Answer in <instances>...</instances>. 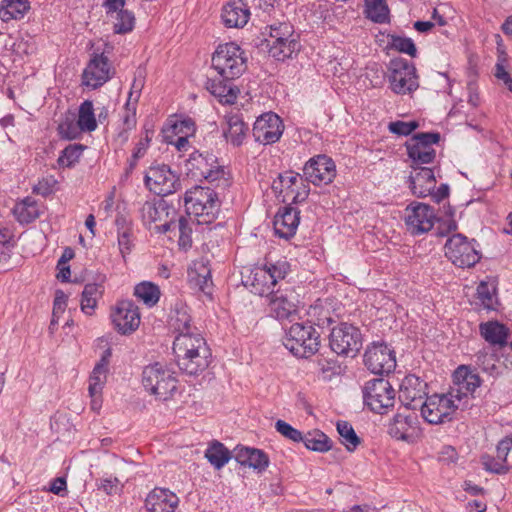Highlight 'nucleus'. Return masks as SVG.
<instances>
[{"instance_id": "1", "label": "nucleus", "mask_w": 512, "mask_h": 512, "mask_svg": "<svg viewBox=\"0 0 512 512\" xmlns=\"http://www.w3.org/2000/svg\"><path fill=\"white\" fill-rule=\"evenodd\" d=\"M185 170L188 177L195 181H207L216 189L225 191L231 185L229 173L224 166L220 165L217 157L212 153H200L198 151L190 154L185 163Z\"/></svg>"}, {"instance_id": "2", "label": "nucleus", "mask_w": 512, "mask_h": 512, "mask_svg": "<svg viewBox=\"0 0 512 512\" xmlns=\"http://www.w3.org/2000/svg\"><path fill=\"white\" fill-rule=\"evenodd\" d=\"M219 189L195 186L187 191L184 197V206L188 214H193L198 223L209 224L213 222L220 211Z\"/></svg>"}, {"instance_id": "3", "label": "nucleus", "mask_w": 512, "mask_h": 512, "mask_svg": "<svg viewBox=\"0 0 512 512\" xmlns=\"http://www.w3.org/2000/svg\"><path fill=\"white\" fill-rule=\"evenodd\" d=\"M211 62L218 75L226 79H237L247 69L244 51L233 42L219 45L212 55Z\"/></svg>"}, {"instance_id": "4", "label": "nucleus", "mask_w": 512, "mask_h": 512, "mask_svg": "<svg viewBox=\"0 0 512 512\" xmlns=\"http://www.w3.org/2000/svg\"><path fill=\"white\" fill-rule=\"evenodd\" d=\"M319 333L309 323H294L286 332L284 346L296 357L310 358L320 347Z\"/></svg>"}, {"instance_id": "5", "label": "nucleus", "mask_w": 512, "mask_h": 512, "mask_svg": "<svg viewBox=\"0 0 512 512\" xmlns=\"http://www.w3.org/2000/svg\"><path fill=\"white\" fill-rule=\"evenodd\" d=\"M177 379L166 365L155 362L142 371V384L147 392L160 400L169 399L177 389Z\"/></svg>"}, {"instance_id": "6", "label": "nucleus", "mask_w": 512, "mask_h": 512, "mask_svg": "<svg viewBox=\"0 0 512 512\" xmlns=\"http://www.w3.org/2000/svg\"><path fill=\"white\" fill-rule=\"evenodd\" d=\"M364 404L374 413L384 414L394 406L395 390L384 378L367 381L363 387Z\"/></svg>"}, {"instance_id": "7", "label": "nucleus", "mask_w": 512, "mask_h": 512, "mask_svg": "<svg viewBox=\"0 0 512 512\" xmlns=\"http://www.w3.org/2000/svg\"><path fill=\"white\" fill-rule=\"evenodd\" d=\"M329 345L338 355L354 357L362 347V334L358 327L342 322L329 334Z\"/></svg>"}, {"instance_id": "8", "label": "nucleus", "mask_w": 512, "mask_h": 512, "mask_svg": "<svg viewBox=\"0 0 512 512\" xmlns=\"http://www.w3.org/2000/svg\"><path fill=\"white\" fill-rule=\"evenodd\" d=\"M389 83L396 94H408L418 89L416 68L403 58H396L389 63Z\"/></svg>"}, {"instance_id": "9", "label": "nucleus", "mask_w": 512, "mask_h": 512, "mask_svg": "<svg viewBox=\"0 0 512 512\" xmlns=\"http://www.w3.org/2000/svg\"><path fill=\"white\" fill-rule=\"evenodd\" d=\"M445 256L459 268H471L481 259L475 246L462 234H454L445 244Z\"/></svg>"}, {"instance_id": "10", "label": "nucleus", "mask_w": 512, "mask_h": 512, "mask_svg": "<svg viewBox=\"0 0 512 512\" xmlns=\"http://www.w3.org/2000/svg\"><path fill=\"white\" fill-rule=\"evenodd\" d=\"M419 408L425 421L430 424H442L452 420V415L458 406L455 404V398L449 392L427 397Z\"/></svg>"}, {"instance_id": "11", "label": "nucleus", "mask_w": 512, "mask_h": 512, "mask_svg": "<svg viewBox=\"0 0 512 512\" xmlns=\"http://www.w3.org/2000/svg\"><path fill=\"white\" fill-rule=\"evenodd\" d=\"M440 141L438 132H421L414 134L406 142V149L409 158L415 165L432 163L436 156V151L432 147Z\"/></svg>"}, {"instance_id": "12", "label": "nucleus", "mask_w": 512, "mask_h": 512, "mask_svg": "<svg viewBox=\"0 0 512 512\" xmlns=\"http://www.w3.org/2000/svg\"><path fill=\"white\" fill-rule=\"evenodd\" d=\"M144 180L149 190L160 196L176 192L181 185L179 177L166 164L151 166Z\"/></svg>"}, {"instance_id": "13", "label": "nucleus", "mask_w": 512, "mask_h": 512, "mask_svg": "<svg viewBox=\"0 0 512 512\" xmlns=\"http://www.w3.org/2000/svg\"><path fill=\"white\" fill-rule=\"evenodd\" d=\"M404 219L412 235H421L433 228L437 217L430 205L414 201L406 207Z\"/></svg>"}, {"instance_id": "14", "label": "nucleus", "mask_w": 512, "mask_h": 512, "mask_svg": "<svg viewBox=\"0 0 512 512\" xmlns=\"http://www.w3.org/2000/svg\"><path fill=\"white\" fill-rule=\"evenodd\" d=\"M364 364L373 374H388L396 367L394 351L384 343H373L365 351Z\"/></svg>"}, {"instance_id": "15", "label": "nucleus", "mask_w": 512, "mask_h": 512, "mask_svg": "<svg viewBox=\"0 0 512 512\" xmlns=\"http://www.w3.org/2000/svg\"><path fill=\"white\" fill-rule=\"evenodd\" d=\"M113 74L114 69L109 58L103 53H93L82 73V84L91 89H97L109 81Z\"/></svg>"}, {"instance_id": "16", "label": "nucleus", "mask_w": 512, "mask_h": 512, "mask_svg": "<svg viewBox=\"0 0 512 512\" xmlns=\"http://www.w3.org/2000/svg\"><path fill=\"white\" fill-rule=\"evenodd\" d=\"M283 130L281 118L274 112H267L256 119L252 134L256 142L268 145L279 141Z\"/></svg>"}, {"instance_id": "17", "label": "nucleus", "mask_w": 512, "mask_h": 512, "mask_svg": "<svg viewBox=\"0 0 512 512\" xmlns=\"http://www.w3.org/2000/svg\"><path fill=\"white\" fill-rule=\"evenodd\" d=\"M305 179L314 185L330 184L336 176L334 161L327 155H317L304 166Z\"/></svg>"}, {"instance_id": "18", "label": "nucleus", "mask_w": 512, "mask_h": 512, "mask_svg": "<svg viewBox=\"0 0 512 512\" xmlns=\"http://www.w3.org/2000/svg\"><path fill=\"white\" fill-rule=\"evenodd\" d=\"M427 394V383L416 375H407L400 384L399 400L407 409H418Z\"/></svg>"}, {"instance_id": "19", "label": "nucleus", "mask_w": 512, "mask_h": 512, "mask_svg": "<svg viewBox=\"0 0 512 512\" xmlns=\"http://www.w3.org/2000/svg\"><path fill=\"white\" fill-rule=\"evenodd\" d=\"M97 128L93 102L85 100L81 103L76 125L72 121H64L59 124V133L67 139L76 138L79 129L83 132H92Z\"/></svg>"}, {"instance_id": "20", "label": "nucleus", "mask_w": 512, "mask_h": 512, "mask_svg": "<svg viewBox=\"0 0 512 512\" xmlns=\"http://www.w3.org/2000/svg\"><path fill=\"white\" fill-rule=\"evenodd\" d=\"M111 317L115 328L123 335L133 333L140 325L139 308L129 300L119 302Z\"/></svg>"}, {"instance_id": "21", "label": "nucleus", "mask_w": 512, "mask_h": 512, "mask_svg": "<svg viewBox=\"0 0 512 512\" xmlns=\"http://www.w3.org/2000/svg\"><path fill=\"white\" fill-rule=\"evenodd\" d=\"M388 433L397 440L414 442L420 434L417 414L415 412L409 414L397 413L389 424Z\"/></svg>"}, {"instance_id": "22", "label": "nucleus", "mask_w": 512, "mask_h": 512, "mask_svg": "<svg viewBox=\"0 0 512 512\" xmlns=\"http://www.w3.org/2000/svg\"><path fill=\"white\" fill-rule=\"evenodd\" d=\"M297 297L291 289H278L269 297V309L278 320L289 319L297 311Z\"/></svg>"}, {"instance_id": "23", "label": "nucleus", "mask_w": 512, "mask_h": 512, "mask_svg": "<svg viewBox=\"0 0 512 512\" xmlns=\"http://www.w3.org/2000/svg\"><path fill=\"white\" fill-rule=\"evenodd\" d=\"M454 384L457 388H452L450 395L461 400L462 396H466L467 393H473L480 387L482 380L477 373H474L468 366H459L453 374Z\"/></svg>"}, {"instance_id": "24", "label": "nucleus", "mask_w": 512, "mask_h": 512, "mask_svg": "<svg viewBox=\"0 0 512 512\" xmlns=\"http://www.w3.org/2000/svg\"><path fill=\"white\" fill-rule=\"evenodd\" d=\"M410 188L413 195L424 198L432 193L436 187L434 172L428 167L413 166L409 176Z\"/></svg>"}, {"instance_id": "25", "label": "nucleus", "mask_w": 512, "mask_h": 512, "mask_svg": "<svg viewBox=\"0 0 512 512\" xmlns=\"http://www.w3.org/2000/svg\"><path fill=\"white\" fill-rule=\"evenodd\" d=\"M179 498L165 488H154L146 497L145 507L148 512H174Z\"/></svg>"}, {"instance_id": "26", "label": "nucleus", "mask_w": 512, "mask_h": 512, "mask_svg": "<svg viewBox=\"0 0 512 512\" xmlns=\"http://www.w3.org/2000/svg\"><path fill=\"white\" fill-rule=\"evenodd\" d=\"M299 213L296 208L290 205L280 209L273 221L275 234L284 239L293 237L299 225Z\"/></svg>"}, {"instance_id": "27", "label": "nucleus", "mask_w": 512, "mask_h": 512, "mask_svg": "<svg viewBox=\"0 0 512 512\" xmlns=\"http://www.w3.org/2000/svg\"><path fill=\"white\" fill-rule=\"evenodd\" d=\"M235 79L225 77L209 78L206 82V89L222 104H233L239 94V89L234 85Z\"/></svg>"}, {"instance_id": "28", "label": "nucleus", "mask_w": 512, "mask_h": 512, "mask_svg": "<svg viewBox=\"0 0 512 512\" xmlns=\"http://www.w3.org/2000/svg\"><path fill=\"white\" fill-rule=\"evenodd\" d=\"M226 127L223 128V136L234 147L241 146L249 132L248 125L239 113H229L225 116Z\"/></svg>"}, {"instance_id": "29", "label": "nucleus", "mask_w": 512, "mask_h": 512, "mask_svg": "<svg viewBox=\"0 0 512 512\" xmlns=\"http://www.w3.org/2000/svg\"><path fill=\"white\" fill-rule=\"evenodd\" d=\"M234 459L241 465L253 468L261 473L269 466V457L261 449L250 447H237Z\"/></svg>"}, {"instance_id": "30", "label": "nucleus", "mask_w": 512, "mask_h": 512, "mask_svg": "<svg viewBox=\"0 0 512 512\" xmlns=\"http://www.w3.org/2000/svg\"><path fill=\"white\" fill-rule=\"evenodd\" d=\"M203 347H208L205 339L200 333L194 331L178 334L173 342V352L176 360L188 354L198 352V350H202L201 348Z\"/></svg>"}, {"instance_id": "31", "label": "nucleus", "mask_w": 512, "mask_h": 512, "mask_svg": "<svg viewBox=\"0 0 512 512\" xmlns=\"http://www.w3.org/2000/svg\"><path fill=\"white\" fill-rule=\"evenodd\" d=\"M480 335L493 347L503 348L508 343L509 328L497 320L479 324Z\"/></svg>"}, {"instance_id": "32", "label": "nucleus", "mask_w": 512, "mask_h": 512, "mask_svg": "<svg viewBox=\"0 0 512 512\" xmlns=\"http://www.w3.org/2000/svg\"><path fill=\"white\" fill-rule=\"evenodd\" d=\"M198 352L191 353L177 360V365L188 375H198L202 373L210 364L211 350L209 347H203Z\"/></svg>"}, {"instance_id": "33", "label": "nucleus", "mask_w": 512, "mask_h": 512, "mask_svg": "<svg viewBox=\"0 0 512 512\" xmlns=\"http://www.w3.org/2000/svg\"><path fill=\"white\" fill-rule=\"evenodd\" d=\"M221 17L226 27L239 28L247 24L250 11L241 0H233L223 7Z\"/></svg>"}, {"instance_id": "34", "label": "nucleus", "mask_w": 512, "mask_h": 512, "mask_svg": "<svg viewBox=\"0 0 512 512\" xmlns=\"http://www.w3.org/2000/svg\"><path fill=\"white\" fill-rule=\"evenodd\" d=\"M246 286L250 291L259 296L270 297L274 291V280L271 279L270 272L265 267H257L251 272V276L246 281Z\"/></svg>"}, {"instance_id": "35", "label": "nucleus", "mask_w": 512, "mask_h": 512, "mask_svg": "<svg viewBox=\"0 0 512 512\" xmlns=\"http://www.w3.org/2000/svg\"><path fill=\"white\" fill-rule=\"evenodd\" d=\"M499 304L496 286L486 281H481L476 288L475 294V305L477 309L496 311Z\"/></svg>"}, {"instance_id": "36", "label": "nucleus", "mask_w": 512, "mask_h": 512, "mask_svg": "<svg viewBox=\"0 0 512 512\" xmlns=\"http://www.w3.org/2000/svg\"><path fill=\"white\" fill-rule=\"evenodd\" d=\"M143 84L134 80L130 89L127 102L125 103V113L123 115V125L127 130H133L136 127V104L139 100Z\"/></svg>"}, {"instance_id": "37", "label": "nucleus", "mask_w": 512, "mask_h": 512, "mask_svg": "<svg viewBox=\"0 0 512 512\" xmlns=\"http://www.w3.org/2000/svg\"><path fill=\"white\" fill-rule=\"evenodd\" d=\"M29 9L28 0H3L0 6V19L3 22L22 19Z\"/></svg>"}, {"instance_id": "38", "label": "nucleus", "mask_w": 512, "mask_h": 512, "mask_svg": "<svg viewBox=\"0 0 512 512\" xmlns=\"http://www.w3.org/2000/svg\"><path fill=\"white\" fill-rule=\"evenodd\" d=\"M168 205L164 200L158 202L146 201L140 208V216L145 226L162 220L163 214L168 215Z\"/></svg>"}, {"instance_id": "39", "label": "nucleus", "mask_w": 512, "mask_h": 512, "mask_svg": "<svg viewBox=\"0 0 512 512\" xmlns=\"http://www.w3.org/2000/svg\"><path fill=\"white\" fill-rule=\"evenodd\" d=\"M104 287L99 283H88L85 285L81 295V310L87 315H92L97 307V301L102 297Z\"/></svg>"}, {"instance_id": "40", "label": "nucleus", "mask_w": 512, "mask_h": 512, "mask_svg": "<svg viewBox=\"0 0 512 512\" xmlns=\"http://www.w3.org/2000/svg\"><path fill=\"white\" fill-rule=\"evenodd\" d=\"M205 458L217 470L221 469L232 458L231 452L219 441H213L205 451Z\"/></svg>"}, {"instance_id": "41", "label": "nucleus", "mask_w": 512, "mask_h": 512, "mask_svg": "<svg viewBox=\"0 0 512 512\" xmlns=\"http://www.w3.org/2000/svg\"><path fill=\"white\" fill-rule=\"evenodd\" d=\"M190 322L188 307L183 303H176L170 315L171 326L178 334H184L193 331Z\"/></svg>"}, {"instance_id": "42", "label": "nucleus", "mask_w": 512, "mask_h": 512, "mask_svg": "<svg viewBox=\"0 0 512 512\" xmlns=\"http://www.w3.org/2000/svg\"><path fill=\"white\" fill-rule=\"evenodd\" d=\"M266 46L269 48V54L278 61H284L290 58L295 51L299 50V43L291 38L287 40L268 41Z\"/></svg>"}, {"instance_id": "43", "label": "nucleus", "mask_w": 512, "mask_h": 512, "mask_svg": "<svg viewBox=\"0 0 512 512\" xmlns=\"http://www.w3.org/2000/svg\"><path fill=\"white\" fill-rule=\"evenodd\" d=\"M365 13L374 23L384 24L390 21V10L385 0H365Z\"/></svg>"}, {"instance_id": "44", "label": "nucleus", "mask_w": 512, "mask_h": 512, "mask_svg": "<svg viewBox=\"0 0 512 512\" xmlns=\"http://www.w3.org/2000/svg\"><path fill=\"white\" fill-rule=\"evenodd\" d=\"M134 295L139 298L146 306H155L160 299V288L153 282L143 281L134 288Z\"/></svg>"}, {"instance_id": "45", "label": "nucleus", "mask_w": 512, "mask_h": 512, "mask_svg": "<svg viewBox=\"0 0 512 512\" xmlns=\"http://www.w3.org/2000/svg\"><path fill=\"white\" fill-rule=\"evenodd\" d=\"M13 214L21 224L31 223L39 217L37 204L29 197L15 205Z\"/></svg>"}, {"instance_id": "46", "label": "nucleus", "mask_w": 512, "mask_h": 512, "mask_svg": "<svg viewBox=\"0 0 512 512\" xmlns=\"http://www.w3.org/2000/svg\"><path fill=\"white\" fill-rule=\"evenodd\" d=\"M301 442L307 449L317 452H326L332 447L330 438L320 430L308 432Z\"/></svg>"}, {"instance_id": "47", "label": "nucleus", "mask_w": 512, "mask_h": 512, "mask_svg": "<svg viewBox=\"0 0 512 512\" xmlns=\"http://www.w3.org/2000/svg\"><path fill=\"white\" fill-rule=\"evenodd\" d=\"M337 431L340 435L342 444L345 445L348 451H354L360 444L361 440L349 422L338 421Z\"/></svg>"}, {"instance_id": "48", "label": "nucleus", "mask_w": 512, "mask_h": 512, "mask_svg": "<svg viewBox=\"0 0 512 512\" xmlns=\"http://www.w3.org/2000/svg\"><path fill=\"white\" fill-rule=\"evenodd\" d=\"M108 368L95 365L89 378V395L95 397L101 395L107 379Z\"/></svg>"}, {"instance_id": "49", "label": "nucleus", "mask_w": 512, "mask_h": 512, "mask_svg": "<svg viewBox=\"0 0 512 512\" xmlns=\"http://www.w3.org/2000/svg\"><path fill=\"white\" fill-rule=\"evenodd\" d=\"M125 223L124 218H117L116 224L118 226V246L120 253L123 257V259H126V256L131 252L133 248V243L131 240L132 237V229L129 226H122L121 224Z\"/></svg>"}, {"instance_id": "50", "label": "nucleus", "mask_w": 512, "mask_h": 512, "mask_svg": "<svg viewBox=\"0 0 512 512\" xmlns=\"http://www.w3.org/2000/svg\"><path fill=\"white\" fill-rule=\"evenodd\" d=\"M388 44L391 49L400 53L407 54L411 57H416L417 55L416 46L411 38L398 35H388Z\"/></svg>"}, {"instance_id": "51", "label": "nucleus", "mask_w": 512, "mask_h": 512, "mask_svg": "<svg viewBox=\"0 0 512 512\" xmlns=\"http://www.w3.org/2000/svg\"><path fill=\"white\" fill-rule=\"evenodd\" d=\"M83 149L84 147L81 144H72L67 146L62 150L58 158V164L62 167H72L79 161Z\"/></svg>"}, {"instance_id": "52", "label": "nucleus", "mask_w": 512, "mask_h": 512, "mask_svg": "<svg viewBox=\"0 0 512 512\" xmlns=\"http://www.w3.org/2000/svg\"><path fill=\"white\" fill-rule=\"evenodd\" d=\"M117 21L114 23V32L117 34H125L134 28V14L128 10L122 9L117 11Z\"/></svg>"}, {"instance_id": "53", "label": "nucleus", "mask_w": 512, "mask_h": 512, "mask_svg": "<svg viewBox=\"0 0 512 512\" xmlns=\"http://www.w3.org/2000/svg\"><path fill=\"white\" fill-rule=\"evenodd\" d=\"M268 28H269V39H265V42L267 44H268V41L287 40V38H291L294 33L293 26L287 22L273 24V25H270Z\"/></svg>"}, {"instance_id": "54", "label": "nucleus", "mask_w": 512, "mask_h": 512, "mask_svg": "<svg viewBox=\"0 0 512 512\" xmlns=\"http://www.w3.org/2000/svg\"><path fill=\"white\" fill-rule=\"evenodd\" d=\"M176 229L179 232L178 244L183 249H188L192 246V227L189 220L184 216L178 219Z\"/></svg>"}, {"instance_id": "55", "label": "nucleus", "mask_w": 512, "mask_h": 512, "mask_svg": "<svg viewBox=\"0 0 512 512\" xmlns=\"http://www.w3.org/2000/svg\"><path fill=\"white\" fill-rule=\"evenodd\" d=\"M307 180H303L301 184H297L294 189L289 190V194L287 196H283V201L288 202L290 204H298L304 202L310 193L309 185L307 184Z\"/></svg>"}, {"instance_id": "56", "label": "nucleus", "mask_w": 512, "mask_h": 512, "mask_svg": "<svg viewBox=\"0 0 512 512\" xmlns=\"http://www.w3.org/2000/svg\"><path fill=\"white\" fill-rule=\"evenodd\" d=\"M275 429L285 438L293 442H301L303 439L302 432L292 427L289 423L284 420H277L275 423Z\"/></svg>"}, {"instance_id": "57", "label": "nucleus", "mask_w": 512, "mask_h": 512, "mask_svg": "<svg viewBox=\"0 0 512 512\" xmlns=\"http://www.w3.org/2000/svg\"><path fill=\"white\" fill-rule=\"evenodd\" d=\"M418 127L419 123L417 121L404 122L401 120H397L389 123L388 130L391 133L399 136H408Z\"/></svg>"}, {"instance_id": "58", "label": "nucleus", "mask_w": 512, "mask_h": 512, "mask_svg": "<svg viewBox=\"0 0 512 512\" xmlns=\"http://www.w3.org/2000/svg\"><path fill=\"white\" fill-rule=\"evenodd\" d=\"M67 295L62 290H57L53 302L52 320L51 325L58 322V318L64 313L67 306Z\"/></svg>"}, {"instance_id": "59", "label": "nucleus", "mask_w": 512, "mask_h": 512, "mask_svg": "<svg viewBox=\"0 0 512 512\" xmlns=\"http://www.w3.org/2000/svg\"><path fill=\"white\" fill-rule=\"evenodd\" d=\"M483 467L486 471L495 474H505L508 471V466L505 465L501 459H495L489 455H484L481 458Z\"/></svg>"}, {"instance_id": "60", "label": "nucleus", "mask_w": 512, "mask_h": 512, "mask_svg": "<svg viewBox=\"0 0 512 512\" xmlns=\"http://www.w3.org/2000/svg\"><path fill=\"white\" fill-rule=\"evenodd\" d=\"M264 267L270 272L271 279L274 280L275 285L279 279H284L290 270V265L286 261H278L275 264L265 265Z\"/></svg>"}, {"instance_id": "61", "label": "nucleus", "mask_w": 512, "mask_h": 512, "mask_svg": "<svg viewBox=\"0 0 512 512\" xmlns=\"http://www.w3.org/2000/svg\"><path fill=\"white\" fill-rule=\"evenodd\" d=\"M476 358L478 365L482 367L484 372L494 377L499 374L498 366L496 365L495 360L492 357H488L486 352H478L476 354Z\"/></svg>"}, {"instance_id": "62", "label": "nucleus", "mask_w": 512, "mask_h": 512, "mask_svg": "<svg viewBox=\"0 0 512 512\" xmlns=\"http://www.w3.org/2000/svg\"><path fill=\"white\" fill-rule=\"evenodd\" d=\"M167 129L171 130V134L174 136L179 134H186V136H190L195 131L194 123L191 119L176 121Z\"/></svg>"}, {"instance_id": "63", "label": "nucleus", "mask_w": 512, "mask_h": 512, "mask_svg": "<svg viewBox=\"0 0 512 512\" xmlns=\"http://www.w3.org/2000/svg\"><path fill=\"white\" fill-rule=\"evenodd\" d=\"M305 180L299 173H295L293 171H287L283 174H280V183H284L285 194L283 196H287L289 194V190L294 189L297 184H301L302 181Z\"/></svg>"}, {"instance_id": "64", "label": "nucleus", "mask_w": 512, "mask_h": 512, "mask_svg": "<svg viewBox=\"0 0 512 512\" xmlns=\"http://www.w3.org/2000/svg\"><path fill=\"white\" fill-rule=\"evenodd\" d=\"M11 237L8 231L0 230V263L7 262L11 256Z\"/></svg>"}]
</instances>
